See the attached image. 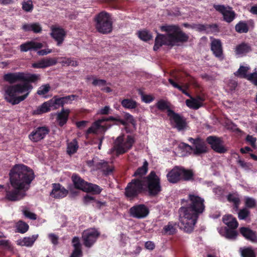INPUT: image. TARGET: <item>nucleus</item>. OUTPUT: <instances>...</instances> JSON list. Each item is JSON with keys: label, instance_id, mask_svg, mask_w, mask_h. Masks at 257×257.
<instances>
[{"label": "nucleus", "instance_id": "1", "mask_svg": "<svg viewBox=\"0 0 257 257\" xmlns=\"http://www.w3.org/2000/svg\"><path fill=\"white\" fill-rule=\"evenodd\" d=\"M40 77L39 74L22 72L5 74L3 76L4 80L10 84L23 81L22 83L5 87V99L13 105L18 104L24 100L33 89V86L30 83L37 82Z\"/></svg>", "mask_w": 257, "mask_h": 257}, {"label": "nucleus", "instance_id": "2", "mask_svg": "<svg viewBox=\"0 0 257 257\" xmlns=\"http://www.w3.org/2000/svg\"><path fill=\"white\" fill-rule=\"evenodd\" d=\"M10 185L6 189V198L11 201L23 199L35 178L33 170L23 164L15 165L9 173Z\"/></svg>", "mask_w": 257, "mask_h": 257}, {"label": "nucleus", "instance_id": "3", "mask_svg": "<svg viewBox=\"0 0 257 257\" xmlns=\"http://www.w3.org/2000/svg\"><path fill=\"white\" fill-rule=\"evenodd\" d=\"M187 199H182V206L179 210V222L178 226L185 232H191L194 229L199 215L204 210L203 198L196 193L188 194Z\"/></svg>", "mask_w": 257, "mask_h": 257}, {"label": "nucleus", "instance_id": "4", "mask_svg": "<svg viewBox=\"0 0 257 257\" xmlns=\"http://www.w3.org/2000/svg\"><path fill=\"white\" fill-rule=\"evenodd\" d=\"M147 186L150 195L155 196L161 191L160 179L154 171H152L147 178L133 179L125 188L124 194L129 200L136 198L144 187Z\"/></svg>", "mask_w": 257, "mask_h": 257}, {"label": "nucleus", "instance_id": "5", "mask_svg": "<svg viewBox=\"0 0 257 257\" xmlns=\"http://www.w3.org/2000/svg\"><path fill=\"white\" fill-rule=\"evenodd\" d=\"M166 35L158 34L155 38L154 50L157 51L163 45L174 46L179 42H186L188 36L183 32L180 28L176 25H166L161 27Z\"/></svg>", "mask_w": 257, "mask_h": 257}, {"label": "nucleus", "instance_id": "6", "mask_svg": "<svg viewBox=\"0 0 257 257\" xmlns=\"http://www.w3.org/2000/svg\"><path fill=\"white\" fill-rule=\"evenodd\" d=\"M188 141L192 144V146L184 143H180L178 145L179 148L187 151L186 154H183L182 156L190 154L192 152L194 155L200 156L208 152L207 145L203 139L199 138H189Z\"/></svg>", "mask_w": 257, "mask_h": 257}, {"label": "nucleus", "instance_id": "7", "mask_svg": "<svg viewBox=\"0 0 257 257\" xmlns=\"http://www.w3.org/2000/svg\"><path fill=\"white\" fill-rule=\"evenodd\" d=\"M95 27L101 33L107 34L112 31V22L109 14L101 12L95 17Z\"/></svg>", "mask_w": 257, "mask_h": 257}, {"label": "nucleus", "instance_id": "8", "mask_svg": "<svg viewBox=\"0 0 257 257\" xmlns=\"http://www.w3.org/2000/svg\"><path fill=\"white\" fill-rule=\"evenodd\" d=\"M134 142V139L131 136H119L114 143L113 149L118 154H124L132 148Z\"/></svg>", "mask_w": 257, "mask_h": 257}, {"label": "nucleus", "instance_id": "9", "mask_svg": "<svg viewBox=\"0 0 257 257\" xmlns=\"http://www.w3.org/2000/svg\"><path fill=\"white\" fill-rule=\"evenodd\" d=\"M115 118L113 116L108 117H102L94 121L91 126L87 130L86 135L90 134H102L110 127L111 125L107 122L110 120H114Z\"/></svg>", "mask_w": 257, "mask_h": 257}, {"label": "nucleus", "instance_id": "10", "mask_svg": "<svg viewBox=\"0 0 257 257\" xmlns=\"http://www.w3.org/2000/svg\"><path fill=\"white\" fill-rule=\"evenodd\" d=\"M87 164L90 167H94V169L100 170L105 175L110 174L113 171L112 166L107 162L97 158L87 161Z\"/></svg>", "mask_w": 257, "mask_h": 257}, {"label": "nucleus", "instance_id": "11", "mask_svg": "<svg viewBox=\"0 0 257 257\" xmlns=\"http://www.w3.org/2000/svg\"><path fill=\"white\" fill-rule=\"evenodd\" d=\"M213 7L222 14L223 20L225 22L230 23L235 19L236 14L231 7L221 5H214Z\"/></svg>", "mask_w": 257, "mask_h": 257}, {"label": "nucleus", "instance_id": "12", "mask_svg": "<svg viewBox=\"0 0 257 257\" xmlns=\"http://www.w3.org/2000/svg\"><path fill=\"white\" fill-rule=\"evenodd\" d=\"M99 235V232L95 228H89L84 230L82 236L84 245L90 247L96 241Z\"/></svg>", "mask_w": 257, "mask_h": 257}, {"label": "nucleus", "instance_id": "13", "mask_svg": "<svg viewBox=\"0 0 257 257\" xmlns=\"http://www.w3.org/2000/svg\"><path fill=\"white\" fill-rule=\"evenodd\" d=\"M168 115L173 126L179 131L184 130L186 126L185 119L178 113H175L171 109H168Z\"/></svg>", "mask_w": 257, "mask_h": 257}, {"label": "nucleus", "instance_id": "14", "mask_svg": "<svg viewBox=\"0 0 257 257\" xmlns=\"http://www.w3.org/2000/svg\"><path fill=\"white\" fill-rule=\"evenodd\" d=\"M149 213V208L144 204L135 205L130 209V215L138 219L145 218Z\"/></svg>", "mask_w": 257, "mask_h": 257}, {"label": "nucleus", "instance_id": "15", "mask_svg": "<svg viewBox=\"0 0 257 257\" xmlns=\"http://www.w3.org/2000/svg\"><path fill=\"white\" fill-rule=\"evenodd\" d=\"M249 70V66H240L238 70L234 73V75L241 78H246L257 86V71L247 74Z\"/></svg>", "mask_w": 257, "mask_h": 257}, {"label": "nucleus", "instance_id": "16", "mask_svg": "<svg viewBox=\"0 0 257 257\" xmlns=\"http://www.w3.org/2000/svg\"><path fill=\"white\" fill-rule=\"evenodd\" d=\"M49 129L47 126H40L34 129L29 135L30 140L34 142H37L43 139L49 133Z\"/></svg>", "mask_w": 257, "mask_h": 257}, {"label": "nucleus", "instance_id": "17", "mask_svg": "<svg viewBox=\"0 0 257 257\" xmlns=\"http://www.w3.org/2000/svg\"><path fill=\"white\" fill-rule=\"evenodd\" d=\"M206 142L216 152L223 153L226 151L223 146V141L220 138L216 136H209L206 139Z\"/></svg>", "mask_w": 257, "mask_h": 257}, {"label": "nucleus", "instance_id": "18", "mask_svg": "<svg viewBox=\"0 0 257 257\" xmlns=\"http://www.w3.org/2000/svg\"><path fill=\"white\" fill-rule=\"evenodd\" d=\"M68 191L59 183L53 184V189L50 195L56 199H60L67 196Z\"/></svg>", "mask_w": 257, "mask_h": 257}, {"label": "nucleus", "instance_id": "19", "mask_svg": "<svg viewBox=\"0 0 257 257\" xmlns=\"http://www.w3.org/2000/svg\"><path fill=\"white\" fill-rule=\"evenodd\" d=\"M51 36L57 42V45L60 46L63 43L66 35L65 31L60 28H52Z\"/></svg>", "mask_w": 257, "mask_h": 257}, {"label": "nucleus", "instance_id": "20", "mask_svg": "<svg viewBox=\"0 0 257 257\" xmlns=\"http://www.w3.org/2000/svg\"><path fill=\"white\" fill-rule=\"evenodd\" d=\"M43 47L41 43L33 41H28L21 44L20 46V50L22 52H27L31 50H37Z\"/></svg>", "mask_w": 257, "mask_h": 257}, {"label": "nucleus", "instance_id": "21", "mask_svg": "<svg viewBox=\"0 0 257 257\" xmlns=\"http://www.w3.org/2000/svg\"><path fill=\"white\" fill-rule=\"evenodd\" d=\"M181 167H175L167 175V178L168 181L170 183H175L181 179Z\"/></svg>", "mask_w": 257, "mask_h": 257}, {"label": "nucleus", "instance_id": "22", "mask_svg": "<svg viewBox=\"0 0 257 257\" xmlns=\"http://www.w3.org/2000/svg\"><path fill=\"white\" fill-rule=\"evenodd\" d=\"M57 63V61L53 58H44L41 60L32 64V66L34 68H45Z\"/></svg>", "mask_w": 257, "mask_h": 257}, {"label": "nucleus", "instance_id": "23", "mask_svg": "<svg viewBox=\"0 0 257 257\" xmlns=\"http://www.w3.org/2000/svg\"><path fill=\"white\" fill-rule=\"evenodd\" d=\"M240 232L247 240L253 243L257 242V235L255 232L248 228L242 227L240 228Z\"/></svg>", "mask_w": 257, "mask_h": 257}, {"label": "nucleus", "instance_id": "24", "mask_svg": "<svg viewBox=\"0 0 257 257\" xmlns=\"http://www.w3.org/2000/svg\"><path fill=\"white\" fill-rule=\"evenodd\" d=\"M211 49L214 55L221 59L222 56V49L221 41L218 39H213L211 43Z\"/></svg>", "mask_w": 257, "mask_h": 257}, {"label": "nucleus", "instance_id": "25", "mask_svg": "<svg viewBox=\"0 0 257 257\" xmlns=\"http://www.w3.org/2000/svg\"><path fill=\"white\" fill-rule=\"evenodd\" d=\"M39 236L38 234H34L31 236L25 237L17 241V244L21 246L31 247Z\"/></svg>", "mask_w": 257, "mask_h": 257}, {"label": "nucleus", "instance_id": "26", "mask_svg": "<svg viewBox=\"0 0 257 257\" xmlns=\"http://www.w3.org/2000/svg\"><path fill=\"white\" fill-rule=\"evenodd\" d=\"M69 112V109L63 108L60 112L57 113L56 120L60 126H63L67 122Z\"/></svg>", "mask_w": 257, "mask_h": 257}, {"label": "nucleus", "instance_id": "27", "mask_svg": "<svg viewBox=\"0 0 257 257\" xmlns=\"http://www.w3.org/2000/svg\"><path fill=\"white\" fill-rule=\"evenodd\" d=\"M23 30L25 32H33L34 33H40L42 31L41 25L38 23L25 24L22 26Z\"/></svg>", "mask_w": 257, "mask_h": 257}, {"label": "nucleus", "instance_id": "28", "mask_svg": "<svg viewBox=\"0 0 257 257\" xmlns=\"http://www.w3.org/2000/svg\"><path fill=\"white\" fill-rule=\"evenodd\" d=\"M72 180L76 188L84 191L88 182H85L76 174H73L72 175Z\"/></svg>", "mask_w": 257, "mask_h": 257}, {"label": "nucleus", "instance_id": "29", "mask_svg": "<svg viewBox=\"0 0 257 257\" xmlns=\"http://www.w3.org/2000/svg\"><path fill=\"white\" fill-rule=\"evenodd\" d=\"M222 220L229 228L235 229L238 227V223L236 219L231 215H224Z\"/></svg>", "mask_w": 257, "mask_h": 257}, {"label": "nucleus", "instance_id": "30", "mask_svg": "<svg viewBox=\"0 0 257 257\" xmlns=\"http://www.w3.org/2000/svg\"><path fill=\"white\" fill-rule=\"evenodd\" d=\"M250 46L248 44L242 43L236 46V54L238 55H243L251 51Z\"/></svg>", "mask_w": 257, "mask_h": 257}, {"label": "nucleus", "instance_id": "31", "mask_svg": "<svg viewBox=\"0 0 257 257\" xmlns=\"http://www.w3.org/2000/svg\"><path fill=\"white\" fill-rule=\"evenodd\" d=\"M148 163L145 160L144 162L143 165L139 167L135 172L134 176L136 177H138L137 178H145L144 177V175L146 174L148 172ZM146 177V178H147Z\"/></svg>", "mask_w": 257, "mask_h": 257}, {"label": "nucleus", "instance_id": "32", "mask_svg": "<svg viewBox=\"0 0 257 257\" xmlns=\"http://www.w3.org/2000/svg\"><path fill=\"white\" fill-rule=\"evenodd\" d=\"M52 106H53L51 100L50 102H45L34 111V113L40 114L48 112L51 110Z\"/></svg>", "mask_w": 257, "mask_h": 257}, {"label": "nucleus", "instance_id": "33", "mask_svg": "<svg viewBox=\"0 0 257 257\" xmlns=\"http://www.w3.org/2000/svg\"><path fill=\"white\" fill-rule=\"evenodd\" d=\"M102 190V188L96 184L87 183L84 191L86 192H92L95 194H99L101 193Z\"/></svg>", "mask_w": 257, "mask_h": 257}, {"label": "nucleus", "instance_id": "34", "mask_svg": "<svg viewBox=\"0 0 257 257\" xmlns=\"http://www.w3.org/2000/svg\"><path fill=\"white\" fill-rule=\"evenodd\" d=\"M176 223L169 222L167 225L163 227V233L166 234L172 235L176 232Z\"/></svg>", "mask_w": 257, "mask_h": 257}, {"label": "nucleus", "instance_id": "35", "mask_svg": "<svg viewBox=\"0 0 257 257\" xmlns=\"http://www.w3.org/2000/svg\"><path fill=\"white\" fill-rule=\"evenodd\" d=\"M122 106L127 109H134L137 107L138 103L132 99H124L121 102Z\"/></svg>", "mask_w": 257, "mask_h": 257}, {"label": "nucleus", "instance_id": "36", "mask_svg": "<svg viewBox=\"0 0 257 257\" xmlns=\"http://www.w3.org/2000/svg\"><path fill=\"white\" fill-rule=\"evenodd\" d=\"M235 31L238 33H246L248 31V28L246 22L240 21L235 26Z\"/></svg>", "mask_w": 257, "mask_h": 257}, {"label": "nucleus", "instance_id": "37", "mask_svg": "<svg viewBox=\"0 0 257 257\" xmlns=\"http://www.w3.org/2000/svg\"><path fill=\"white\" fill-rule=\"evenodd\" d=\"M78 148V145L77 142L75 140L72 142H70L68 144L67 152V153L71 155L75 153Z\"/></svg>", "mask_w": 257, "mask_h": 257}, {"label": "nucleus", "instance_id": "38", "mask_svg": "<svg viewBox=\"0 0 257 257\" xmlns=\"http://www.w3.org/2000/svg\"><path fill=\"white\" fill-rule=\"evenodd\" d=\"M189 97L190 99H187L186 100V104L188 107L194 109H198L201 107V105L194 99V97L191 96Z\"/></svg>", "mask_w": 257, "mask_h": 257}, {"label": "nucleus", "instance_id": "39", "mask_svg": "<svg viewBox=\"0 0 257 257\" xmlns=\"http://www.w3.org/2000/svg\"><path fill=\"white\" fill-rule=\"evenodd\" d=\"M29 227L28 224L22 221H18L16 224L17 232L21 233L26 232L28 230Z\"/></svg>", "mask_w": 257, "mask_h": 257}, {"label": "nucleus", "instance_id": "40", "mask_svg": "<svg viewBox=\"0 0 257 257\" xmlns=\"http://www.w3.org/2000/svg\"><path fill=\"white\" fill-rule=\"evenodd\" d=\"M227 200L230 202L234 203L235 207L237 209L240 203V199L238 194L235 193L229 194L227 196Z\"/></svg>", "mask_w": 257, "mask_h": 257}, {"label": "nucleus", "instance_id": "41", "mask_svg": "<svg viewBox=\"0 0 257 257\" xmlns=\"http://www.w3.org/2000/svg\"><path fill=\"white\" fill-rule=\"evenodd\" d=\"M234 229H235L232 228H225L224 234L225 237L230 239H235L237 235V232Z\"/></svg>", "mask_w": 257, "mask_h": 257}, {"label": "nucleus", "instance_id": "42", "mask_svg": "<svg viewBox=\"0 0 257 257\" xmlns=\"http://www.w3.org/2000/svg\"><path fill=\"white\" fill-rule=\"evenodd\" d=\"M51 102H52L53 106L56 108L60 106L63 107L65 104L63 97H57L55 96L51 100Z\"/></svg>", "mask_w": 257, "mask_h": 257}, {"label": "nucleus", "instance_id": "43", "mask_svg": "<svg viewBox=\"0 0 257 257\" xmlns=\"http://www.w3.org/2000/svg\"><path fill=\"white\" fill-rule=\"evenodd\" d=\"M244 199L246 208H252L255 207L256 202L254 198L248 196H245Z\"/></svg>", "mask_w": 257, "mask_h": 257}, {"label": "nucleus", "instance_id": "44", "mask_svg": "<svg viewBox=\"0 0 257 257\" xmlns=\"http://www.w3.org/2000/svg\"><path fill=\"white\" fill-rule=\"evenodd\" d=\"M156 106L159 110L161 111L167 110V114H168V109H171L169 108L167 102L162 99L158 101L156 104Z\"/></svg>", "mask_w": 257, "mask_h": 257}, {"label": "nucleus", "instance_id": "45", "mask_svg": "<svg viewBox=\"0 0 257 257\" xmlns=\"http://www.w3.org/2000/svg\"><path fill=\"white\" fill-rule=\"evenodd\" d=\"M139 37L144 41H147L152 38L151 34L147 30L140 31L138 33Z\"/></svg>", "mask_w": 257, "mask_h": 257}, {"label": "nucleus", "instance_id": "46", "mask_svg": "<svg viewBox=\"0 0 257 257\" xmlns=\"http://www.w3.org/2000/svg\"><path fill=\"white\" fill-rule=\"evenodd\" d=\"M181 179H183L185 180H189L192 179L193 177V173L190 171L185 170L184 168L181 167Z\"/></svg>", "mask_w": 257, "mask_h": 257}, {"label": "nucleus", "instance_id": "47", "mask_svg": "<svg viewBox=\"0 0 257 257\" xmlns=\"http://www.w3.org/2000/svg\"><path fill=\"white\" fill-rule=\"evenodd\" d=\"M169 83L175 88L178 89L180 91H181L183 94L186 95V96L188 97H191V95L186 91L187 89H185L184 88H183V87L179 84H178L177 83H176L175 81H174L172 79H169Z\"/></svg>", "mask_w": 257, "mask_h": 257}, {"label": "nucleus", "instance_id": "48", "mask_svg": "<svg viewBox=\"0 0 257 257\" xmlns=\"http://www.w3.org/2000/svg\"><path fill=\"white\" fill-rule=\"evenodd\" d=\"M22 9L26 12H31L33 9V2L31 0L24 1L22 3Z\"/></svg>", "mask_w": 257, "mask_h": 257}, {"label": "nucleus", "instance_id": "49", "mask_svg": "<svg viewBox=\"0 0 257 257\" xmlns=\"http://www.w3.org/2000/svg\"><path fill=\"white\" fill-rule=\"evenodd\" d=\"M249 214L250 211L246 208H244L239 211L238 217L240 220H246L249 216Z\"/></svg>", "mask_w": 257, "mask_h": 257}, {"label": "nucleus", "instance_id": "50", "mask_svg": "<svg viewBox=\"0 0 257 257\" xmlns=\"http://www.w3.org/2000/svg\"><path fill=\"white\" fill-rule=\"evenodd\" d=\"M241 255L242 257H255L253 250L251 248H246L242 249Z\"/></svg>", "mask_w": 257, "mask_h": 257}, {"label": "nucleus", "instance_id": "51", "mask_svg": "<svg viewBox=\"0 0 257 257\" xmlns=\"http://www.w3.org/2000/svg\"><path fill=\"white\" fill-rule=\"evenodd\" d=\"M22 212L23 215L27 218L32 219L36 220L37 218L36 215L29 211L27 208H24L22 209Z\"/></svg>", "mask_w": 257, "mask_h": 257}, {"label": "nucleus", "instance_id": "52", "mask_svg": "<svg viewBox=\"0 0 257 257\" xmlns=\"http://www.w3.org/2000/svg\"><path fill=\"white\" fill-rule=\"evenodd\" d=\"M50 89V86L49 84L43 85L38 88L37 93L40 95H44L49 91Z\"/></svg>", "mask_w": 257, "mask_h": 257}, {"label": "nucleus", "instance_id": "53", "mask_svg": "<svg viewBox=\"0 0 257 257\" xmlns=\"http://www.w3.org/2000/svg\"><path fill=\"white\" fill-rule=\"evenodd\" d=\"M0 245L5 249L11 250L13 249L12 245L9 240H0Z\"/></svg>", "mask_w": 257, "mask_h": 257}, {"label": "nucleus", "instance_id": "54", "mask_svg": "<svg viewBox=\"0 0 257 257\" xmlns=\"http://www.w3.org/2000/svg\"><path fill=\"white\" fill-rule=\"evenodd\" d=\"M62 63L68 66H75L77 65V62L71 58H64L62 61Z\"/></svg>", "mask_w": 257, "mask_h": 257}, {"label": "nucleus", "instance_id": "55", "mask_svg": "<svg viewBox=\"0 0 257 257\" xmlns=\"http://www.w3.org/2000/svg\"><path fill=\"white\" fill-rule=\"evenodd\" d=\"M106 81L103 79L94 78L92 81V84L95 86H104L106 85Z\"/></svg>", "mask_w": 257, "mask_h": 257}, {"label": "nucleus", "instance_id": "56", "mask_svg": "<svg viewBox=\"0 0 257 257\" xmlns=\"http://www.w3.org/2000/svg\"><path fill=\"white\" fill-rule=\"evenodd\" d=\"M72 244L74 249H81V245L78 237H74L73 238Z\"/></svg>", "mask_w": 257, "mask_h": 257}, {"label": "nucleus", "instance_id": "57", "mask_svg": "<svg viewBox=\"0 0 257 257\" xmlns=\"http://www.w3.org/2000/svg\"><path fill=\"white\" fill-rule=\"evenodd\" d=\"M246 141L252 147L255 146L256 138L250 135H247L246 137Z\"/></svg>", "mask_w": 257, "mask_h": 257}, {"label": "nucleus", "instance_id": "58", "mask_svg": "<svg viewBox=\"0 0 257 257\" xmlns=\"http://www.w3.org/2000/svg\"><path fill=\"white\" fill-rule=\"evenodd\" d=\"M48 237L52 243L55 245L58 244V237L54 233H50L48 234Z\"/></svg>", "mask_w": 257, "mask_h": 257}, {"label": "nucleus", "instance_id": "59", "mask_svg": "<svg viewBox=\"0 0 257 257\" xmlns=\"http://www.w3.org/2000/svg\"><path fill=\"white\" fill-rule=\"evenodd\" d=\"M124 117L125 119L128 121L130 123H132L133 125H135L136 121L134 118V117L132 115L128 113H126L124 115Z\"/></svg>", "mask_w": 257, "mask_h": 257}, {"label": "nucleus", "instance_id": "60", "mask_svg": "<svg viewBox=\"0 0 257 257\" xmlns=\"http://www.w3.org/2000/svg\"><path fill=\"white\" fill-rule=\"evenodd\" d=\"M142 100L146 103H150L154 100V97L150 95H142Z\"/></svg>", "mask_w": 257, "mask_h": 257}, {"label": "nucleus", "instance_id": "61", "mask_svg": "<svg viewBox=\"0 0 257 257\" xmlns=\"http://www.w3.org/2000/svg\"><path fill=\"white\" fill-rule=\"evenodd\" d=\"M82 252L81 249H74L70 257H82Z\"/></svg>", "mask_w": 257, "mask_h": 257}, {"label": "nucleus", "instance_id": "62", "mask_svg": "<svg viewBox=\"0 0 257 257\" xmlns=\"http://www.w3.org/2000/svg\"><path fill=\"white\" fill-rule=\"evenodd\" d=\"M194 28L199 31H203L209 29V26L208 25L198 24Z\"/></svg>", "mask_w": 257, "mask_h": 257}, {"label": "nucleus", "instance_id": "63", "mask_svg": "<svg viewBox=\"0 0 257 257\" xmlns=\"http://www.w3.org/2000/svg\"><path fill=\"white\" fill-rule=\"evenodd\" d=\"M76 97L75 95H68L65 97H63L64 102L65 104L70 103L72 100H74V98Z\"/></svg>", "mask_w": 257, "mask_h": 257}, {"label": "nucleus", "instance_id": "64", "mask_svg": "<svg viewBox=\"0 0 257 257\" xmlns=\"http://www.w3.org/2000/svg\"><path fill=\"white\" fill-rule=\"evenodd\" d=\"M110 110V107L108 106H105L103 108H102L100 109L98 113L100 114H107L109 113V111Z\"/></svg>", "mask_w": 257, "mask_h": 257}]
</instances>
